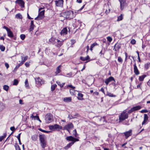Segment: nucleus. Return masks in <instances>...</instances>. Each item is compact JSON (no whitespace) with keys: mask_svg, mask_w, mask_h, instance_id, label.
<instances>
[{"mask_svg":"<svg viewBox=\"0 0 150 150\" xmlns=\"http://www.w3.org/2000/svg\"><path fill=\"white\" fill-rule=\"evenodd\" d=\"M43 9V8H41L39 10V14L38 16L35 18V20H40L42 19L44 17L45 10H41Z\"/></svg>","mask_w":150,"mask_h":150,"instance_id":"1","label":"nucleus"},{"mask_svg":"<svg viewBox=\"0 0 150 150\" xmlns=\"http://www.w3.org/2000/svg\"><path fill=\"white\" fill-rule=\"evenodd\" d=\"M128 114L125 111H124L119 116V122H122L128 118Z\"/></svg>","mask_w":150,"mask_h":150,"instance_id":"2","label":"nucleus"},{"mask_svg":"<svg viewBox=\"0 0 150 150\" xmlns=\"http://www.w3.org/2000/svg\"><path fill=\"white\" fill-rule=\"evenodd\" d=\"M41 145L43 148H44L46 145V142L45 140V136L44 135H40L39 136Z\"/></svg>","mask_w":150,"mask_h":150,"instance_id":"3","label":"nucleus"},{"mask_svg":"<svg viewBox=\"0 0 150 150\" xmlns=\"http://www.w3.org/2000/svg\"><path fill=\"white\" fill-rule=\"evenodd\" d=\"M49 127L50 129L53 131H55V130L59 131L62 128V126L57 124L54 125L49 126Z\"/></svg>","mask_w":150,"mask_h":150,"instance_id":"4","label":"nucleus"},{"mask_svg":"<svg viewBox=\"0 0 150 150\" xmlns=\"http://www.w3.org/2000/svg\"><path fill=\"white\" fill-rule=\"evenodd\" d=\"M45 121L47 123H50L53 120V116L50 113L47 114L45 117Z\"/></svg>","mask_w":150,"mask_h":150,"instance_id":"5","label":"nucleus"},{"mask_svg":"<svg viewBox=\"0 0 150 150\" xmlns=\"http://www.w3.org/2000/svg\"><path fill=\"white\" fill-rule=\"evenodd\" d=\"M65 15H66L65 18L69 19H71L74 17V12L72 11H69L64 13Z\"/></svg>","mask_w":150,"mask_h":150,"instance_id":"6","label":"nucleus"},{"mask_svg":"<svg viewBox=\"0 0 150 150\" xmlns=\"http://www.w3.org/2000/svg\"><path fill=\"white\" fill-rule=\"evenodd\" d=\"M120 3V7L121 10L124 9L127 6L126 0H119Z\"/></svg>","mask_w":150,"mask_h":150,"instance_id":"7","label":"nucleus"},{"mask_svg":"<svg viewBox=\"0 0 150 150\" xmlns=\"http://www.w3.org/2000/svg\"><path fill=\"white\" fill-rule=\"evenodd\" d=\"M74 127V126L72 123H70L68 124V125H65L63 129V130H67L70 133V130L69 129L72 128Z\"/></svg>","mask_w":150,"mask_h":150,"instance_id":"8","label":"nucleus"},{"mask_svg":"<svg viewBox=\"0 0 150 150\" xmlns=\"http://www.w3.org/2000/svg\"><path fill=\"white\" fill-rule=\"evenodd\" d=\"M66 139L67 141H71L72 142H74V143L75 142L78 141H79L78 139L75 138L72 136L68 137H67Z\"/></svg>","mask_w":150,"mask_h":150,"instance_id":"9","label":"nucleus"},{"mask_svg":"<svg viewBox=\"0 0 150 150\" xmlns=\"http://www.w3.org/2000/svg\"><path fill=\"white\" fill-rule=\"evenodd\" d=\"M121 44L120 43H117L114 46L113 50L115 51H119V50L121 48Z\"/></svg>","mask_w":150,"mask_h":150,"instance_id":"10","label":"nucleus"},{"mask_svg":"<svg viewBox=\"0 0 150 150\" xmlns=\"http://www.w3.org/2000/svg\"><path fill=\"white\" fill-rule=\"evenodd\" d=\"M64 1L63 0H58L55 1L56 5L57 6H63Z\"/></svg>","mask_w":150,"mask_h":150,"instance_id":"11","label":"nucleus"},{"mask_svg":"<svg viewBox=\"0 0 150 150\" xmlns=\"http://www.w3.org/2000/svg\"><path fill=\"white\" fill-rule=\"evenodd\" d=\"M124 134L126 137V138L127 139L128 137L132 135V130L130 129L128 131L124 132Z\"/></svg>","mask_w":150,"mask_h":150,"instance_id":"12","label":"nucleus"},{"mask_svg":"<svg viewBox=\"0 0 150 150\" xmlns=\"http://www.w3.org/2000/svg\"><path fill=\"white\" fill-rule=\"evenodd\" d=\"M112 81H115V80L114 78L112 76H110L106 79L105 82L107 85H108L109 83Z\"/></svg>","mask_w":150,"mask_h":150,"instance_id":"13","label":"nucleus"},{"mask_svg":"<svg viewBox=\"0 0 150 150\" xmlns=\"http://www.w3.org/2000/svg\"><path fill=\"white\" fill-rule=\"evenodd\" d=\"M57 41H56V44H55V46L57 47H60L62 45L64 40L60 41L57 39Z\"/></svg>","mask_w":150,"mask_h":150,"instance_id":"14","label":"nucleus"},{"mask_svg":"<svg viewBox=\"0 0 150 150\" xmlns=\"http://www.w3.org/2000/svg\"><path fill=\"white\" fill-rule=\"evenodd\" d=\"M134 72L136 75H138L139 74V72L136 63H135L134 65Z\"/></svg>","mask_w":150,"mask_h":150,"instance_id":"15","label":"nucleus"},{"mask_svg":"<svg viewBox=\"0 0 150 150\" xmlns=\"http://www.w3.org/2000/svg\"><path fill=\"white\" fill-rule=\"evenodd\" d=\"M22 61L21 62L19 63V66L22 65L25 62L28 58V57L25 56L24 57L21 56Z\"/></svg>","mask_w":150,"mask_h":150,"instance_id":"16","label":"nucleus"},{"mask_svg":"<svg viewBox=\"0 0 150 150\" xmlns=\"http://www.w3.org/2000/svg\"><path fill=\"white\" fill-rule=\"evenodd\" d=\"M67 32V30L66 28H64L61 31L60 34L62 35H64L66 34Z\"/></svg>","mask_w":150,"mask_h":150,"instance_id":"17","label":"nucleus"},{"mask_svg":"<svg viewBox=\"0 0 150 150\" xmlns=\"http://www.w3.org/2000/svg\"><path fill=\"white\" fill-rule=\"evenodd\" d=\"M57 41V39L54 38H52L49 40L50 42L53 44L55 45Z\"/></svg>","mask_w":150,"mask_h":150,"instance_id":"18","label":"nucleus"},{"mask_svg":"<svg viewBox=\"0 0 150 150\" xmlns=\"http://www.w3.org/2000/svg\"><path fill=\"white\" fill-rule=\"evenodd\" d=\"M79 24V28L81 30L83 29L85 26V25L84 23H82L80 21L78 20L77 22Z\"/></svg>","mask_w":150,"mask_h":150,"instance_id":"19","label":"nucleus"},{"mask_svg":"<svg viewBox=\"0 0 150 150\" xmlns=\"http://www.w3.org/2000/svg\"><path fill=\"white\" fill-rule=\"evenodd\" d=\"M61 66V65H59L56 68V71L55 72L56 75H57L58 74L60 73L61 71L60 69Z\"/></svg>","mask_w":150,"mask_h":150,"instance_id":"20","label":"nucleus"},{"mask_svg":"<svg viewBox=\"0 0 150 150\" xmlns=\"http://www.w3.org/2000/svg\"><path fill=\"white\" fill-rule=\"evenodd\" d=\"M7 35L8 37L10 38H13V36L12 32L9 29L7 31Z\"/></svg>","mask_w":150,"mask_h":150,"instance_id":"21","label":"nucleus"},{"mask_svg":"<svg viewBox=\"0 0 150 150\" xmlns=\"http://www.w3.org/2000/svg\"><path fill=\"white\" fill-rule=\"evenodd\" d=\"M36 83L37 84H41L42 83V80L40 78V77H38L35 79Z\"/></svg>","mask_w":150,"mask_h":150,"instance_id":"22","label":"nucleus"},{"mask_svg":"<svg viewBox=\"0 0 150 150\" xmlns=\"http://www.w3.org/2000/svg\"><path fill=\"white\" fill-rule=\"evenodd\" d=\"M74 143V142H72L68 144L66 146L64 147V148L65 149H67L69 148Z\"/></svg>","mask_w":150,"mask_h":150,"instance_id":"23","label":"nucleus"},{"mask_svg":"<svg viewBox=\"0 0 150 150\" xmlns=\"http://www.w3.org/2000/svg\"><path fill=\"white\" fill-rule=\"evenodd\" d=\"M34 27L35 25L33 23V21H31L30 25V31H32L33 30Z\"/></svg>","mask_w":150,"mask_h":150,"instance_id":"24","label":"nucleus"},{"mask_svg":"<svg viewBox=\"0 0 150 150\" xmlns=\"http://www.w3.org/2000/svg\"><path fill=\"white\" fill-rule=\"evenodd\" d=\"M63 100L65 102H70L71 101V97L64 98Z\"/></svg>","mask_w":150,"mask_h":150,"instance_id":"25","label":"nucleus"},{"mask_svg":"<svg viewBox=\"0 0 150 150\" xmlns=\"http://www.w3.org/2000/svg\"><path fill=\"white\" fill-rule=\"evenodd\" d=\"M80 59L83 61H85L87 60L90 59L89 56L88 55L87 57H80Z\"/></svg>","mask_w":150,"mask_h":150,"instance_id":"26","label":"nucleus"},{"mask_svg":"<svg viewBox=\"0 0 150 150\" xmlns=\"http://www.w3.org/2000/svg\"><path fill=\"white\" fill-rule=\"evenodd\" d=\"M141 108V106L139 105L134 107L132 108L133 112L136 110H139Z\"/></svg>","mask_w":150,"mask_h":150,"instance_id":"27","label":"nucleus"},{"mask_svg":"<svg viewBox=\"0 0 150 150\" xmlns=\"http://www.w3.org/2000/svg\"><path fill=\"white\" fill-rule=\"evenodd\" d=\"M98 45L96 42H95L92 44L90 48V50L91 51H92L93 48L95 46H97Z\"/></svg>","mask_w":150,"mask_h":150,"instance_id":"28","label":"nucleus"},{"mask_svg":"<svg viewBox=\"0 0 150 150\" xmlns=\"http://www.w3.org/2000/svg\"><path fill=\"white\" fill-rule=\"evenodd\" d=\"M24 4L25 2L23 0H19V5H20L21 8H24Z\"/></svg>","mask_w":150,"mask_h":150,"instance_id":"29","label":"nucleus"},{"mask_svg":"<svg viewBox=\"0 0 150 150\" xmlns=\"http://www.w3.org/2000/svg\"><path fill=\"white\" fill-rule=\"evenodd\" d=\"M25 86L26 88L29 89L30 88V86L29 85V83L28 79H26L25 82Z\"/></svg>","mask_w":150,"mask_h":150,"instance_id":"30","label":"nucleus"},{"mask_svg":"<svg viewBox=\"0 0 150 150\" xmlns=\"http://www.w3.org/2000/svg\"><path fill=\"white\" fill-rule=\"evenodd\" d=\"M146 76V75H143L140 76H139V80L140 81H142Z\"/></svg>","mask_w":150,"mask_h":150,"instance_id":"31","label":"nucleus"},{"mask_svg":"<svg viewBox=\"0 0 150 150\" xmlns=\"http://www.w3.org/2000/svg\"><path fill=\"white\" fill-rule=\"evenodd\" d=\"M78 99L79 100H82L83 99V98H82L83 97V95L81 93H78Z\"/></svg>","mask_w":150,"mask_h":150,"instance_id":"32","label":"nucleus"},{"mask_svg":"<svg viewBox=\"0 0 150 150\" xmlns=\"http://www.w3.org/2000/svg\"><path fill=\"white\" fill-rule=\"evenodd\" d=\"M123 15L121 14L120 16H119L117 17V21H119L122 20L123 18Z\"/></svg>","mask_w":150,"mask_h":150,"instance_id":"33","label":"nucleus"},{"mask_svg":"<svg viewBox=\"0 0 150 150\" xmlns=\"http://www.w3.org/2000/svg\"><path fill=\"white\" fill-rule=\"evenodd\" d=\"M98 119L100 122H101V120H103V122H106V121L105 120V117H99L98 118Z\"/></svg>","mask_w":150,"mask_h":150,"instance_id":"34","label":"nucleus"},{"mask_svg":"<svg viewBox=\"0 0 150 150\" xmlns=\"http://www.w3.org/2000/svg\"><path fill=\"white\" fill-rule=\"evenodd\" d=\"M107 95L108 96H109L110 97H116V96L115 95H113L112 94L108 92H107Z\"/></svg>","mask_w":150,"mask_h":150,"instance_id":"35","label":"nucleus"},{"mask_svg":"<svg viewBox=\"0 0 150 150\" xmlns=\"http://www.w3.org/2000/svg\"><path fill=\"white\" fill-rule=\"evenodd\" d=\"M37 136L36 135H34L32 136L31 137V139L33 141H35L37 140Z\"/></svg>","mask_w":150,"mask_h":150,"instance_id":"36","label":"nucleus"},{"mask_svg":"<svg viewBox=\"0 0 150 150\" xmlns=\"http://www.w3.org/2000/svg\"><path fill=\"white\" fill-rule=\"evenodd\" d=\"M57 86V85L56 84H54L52 85L51 86V91H52L54 90L56 87Z\"/></svg>","mask_w":150,"mask_h":150,"instance_id":"37","label":"nucleus"},{"mask_svg":"<svg viewBox=\"0 0 150 150\" xmlns=\"http://www.w3.org/2000/svg\"><path fill=\"white\" fill-rule=\"evenodd\" d=\"M6 133H4L3 136L0 137V142L2 141L3 139L6 137Z\"/></svg>","mask_w":150,"mask_h":150,"instance_id":"38","label":"nucleus"},{"mask_svg":"<svg viewBox=\"0 0 150 150\" xmlns=\"http://www.w3.org/2000/svg\"><path fill=\"white\" fill-rule=\"evenodd\" d=\"M73 135L76 137H78V134H77L76 131V129H74L73 131Z\"/></svg>","mask_w":150,"mask_h":150,"instance_id":"39","label":"nucleus"},{"mask_svg":"<svg viewBox=\"0 0 150 150\" xmlns=\"http://www.w3.org/2000/svg\"><path fill=\"white\" fill-rule=\"evenodd\" d=\"M3 88L6 91H8L9 89V86L6 85H5L3 86Z\"/></svg>","mask_w":150,"mask_h":150,"instance_id":"40","label":"nucleus"},{"mask_svg":"<svg viewBox=\"0 0 150 150\" xmlns=\"http://www.w3.org/2000/svg\"><path fill=\"white\" fill-rule=\"evenodd\" d=\"M5 108V106L2 104H0V112L1 111Z\"/></svg>","mask_w":150,"mask_h":150,"instance_id":"41","label":"nucleus"},{"mask_svg":"<svg viewBox=\"0 0 150 150\" xmlns=\"http://www.w3.org/2000/svg\"><path fill=\"white\" fill-rule=\"evenodd\" d=\"M20 37L22 40H23L25 38V35L24 34H22L20 35Z\"/></svg>","mask_w":150,"mask_h":150,"instance_id":"42","label":"nucleus"},{"mask_svg":"<svg viewBox=\"0 0 150 150\" xmlns=\"http://www.w3.org/2000/svg\"><path fill=\"white\" fill-rule=\"evenodd\" d=\"M150 66V63H147L145 64L144 67L146 69H148L149 67Z\"/></svg>","mask_w":150,"mask_h":150,"instance_id":"43","label":"nucleus"},{"mask_svg":"<svg viewBox=\"0 0 150 150\" xmlns=\"http://www.w3.org/2000/svg\"><path fill=\"white\" fill-rule=\"evenodd\" d=\"M0 49L2 51H4L5 50V47L3 45H0Z\"/></svg>","mask_w":150,"mask_h":150,"instance_id":"44","label":"nucleus"},{"mask_svg":"<svg viewBox=\"0 0 150 150\" xmlns=\"http://www.w3.org/2000/svg\"><path fill=\"white\" fill-rule=\"evenodd\" d=\"M18 83V80L15 79L13 81V85H17Z\"/></svg>","mask_w":150,"mask_h":150,"instance_id":"45","label":"nucleus"},{"mask_svg":"<svg viewBox=\"0 0 150 150\" xmlns=\"http://www.w3.org/2000/svg\"><path fill=\"white\" fill-rule=\"evenodd\" d=\"M107 40L110 42H111L112 40V38L110 37V36H108V37H107Z\"/></svg>","mask_w":150,"mask_h":150,"instance_id":"46","label":"nucleus"},{"mask_svg":"<svg viewBox=\"0 0 150 150\" xmlns=\"http://www.w3.org/2000/svg\"><path fill=\"white\" fill-rule=\"evenodd\" d=\"M148 117L147 115L146 114H144V120H146V121H148Z\"/></svg>","mask_w":150,"mask_h":150,"instance_id":"47","label":"nucleus"},{"mask_svg":"<svg viewBox=\"0 0 150 150\" xmlns=\"http://www.w3.org/2000/svg\"><path fill=\"white\" fill-rule=\"evenodd\" d=\"M14 146L16 150H19V145L17 143H15Z\"/></svg>","mask_w":150,"mask_h":150,"instance_id":"48","label":"nucleus"},{"mask_svg":"<svg viewBox=\"0 0 150 150\" xmlns=\"http://www.w3.org/2000/svg\"><path fill=\"white\" fill-rule=\"evenodd\" d=\"M136 42V41L134 39H132L130 43L132 45H134L135 44Z\"/></svg>","mask_w":150,"mask_h":150,"instance_id":"49","label":"nucleus"},{"mask_svg":"<svg viewBox=\"0 0 150 150\" xmlns=\"http://www.w3.org/2000/svg\"><path fill=\"white\" fill-rule=\"evenodd\" d=\"M71 44L72 45L76 42V40L74 39H72L71 40Z\"/></svg>","mask_w":150,"mask_h":150,"instance_id":"50","label":"nucleus"},{"mask_svg":"<svg viewBox=\"0 0 150 150\" xmlns=\"http://www.w3.org/2000/svg\"><path fill=\"white\" fill-rule=\"evenodd\" d=\"M57 83L58 84V85H59L60 86V87L61 88L64 85V83L61 84L60 82H57Z\"/></svg>","mask_w":150,"mask_h":150,"instance_id":"51","label":"nucleus"},{"mask_svg":"<svg viewBox=\"0 0 150 150\" xmlns=\"http://www.w3.org/2000/svg\"><path fill=\"white\" fill-rule=\"evenodd\" d=\"M118 61L120 62H122V59L120 57H118Z\"/></svg>","mask_w":150,"mask_h":150,"instance_id":"52","label":"nucleus"},{"mask_svg":"<svg viewBox=\"0 0 150 150\" xmlns=\"http://www.w3.org/2000/svg\"><path fill=\"white\" fill-rule=\"evenodd\" d=\"M40 130L42 131L43 132H45V133H48L51 132L50 131H46L45 130H42L41 129H40Z\"/></svg>","mask_w":150,"mask_h":150,"instance_id":"53","label":"nucleus"},{"mask_svg":"<svg viewBox=\"0 0 150 150\" xmlns=\"http://www.w3.org/2000/svg\"><path fill=\"white\" fill-rule=\"evenodd\" d=\"M148 112V110H143L140 111V112L141 113H146Z\"/></svg>","mask_w":150,"mask_h":150,"instance_id":"54","label":"nucleus"},{"mask_svg":"<svg viewBox=\"0 0 150 150\" xmlns=\"http://www.w3.org/2000/svg\"><path fill=\"white\" fill-rule=\"evenodd\" d=\"M39 117L38 116H34L33 114H32L31 116V117L32 118H34V119H36L37 120V117Z\"/></svg>","mask_w":150,"mask_h":150,"instance_id":"55","label":"nucleus"},{"mask_svg":"<svg viewBox=\"0 0 150 150\" xmlns=\"http://www.w3.org/2000/svg\"><path fill=\"white\" fill-rule=\"evenodd\" d=\"M25 64L26 67H28L30 65L29 62H26Z\"/></svg>","mask_w":150,"mask_h":150,"instance_id":"56","label":"nucleus"},{"mask_svg":"<svg viewBox=\"0 0 150 150\" xmlns=\"http://www.w3.org/2000/svg\"><path fill=\"white\" fill-rule=\"evenodd\" d=\"M70 93L72 95H73L74 93V90L73 89L70 90Z\"/></svg>","mask_w":150,"mask_h":150,"instance_id":"57","label":"nucleus"},{"mask_svg":"<svg viewBox=\"0 0 150 150\" xmlns=\"http://www.w3.org/2000/svg\"><path fill=\"white\" fill-rule=\"evenodd\" d=\"M10 129L13 132L15 131V129L14 127H11L10 128Z\"/></svg>","mask_w":150,"mask_h":150,"instance_id":"58","label":"nucleus"},{"mask_svg":"<svg viewBox=\"0 0 150 150\" xmlns=\"http://www.w3.org/2000/svg\"><path fill=\"white\" fill-rule=\"evenodd\" d=\"M5 66L6 67L7 69H8L9 67V65L7 63H6L5 64Z\"/></svg>","mask_w":150,"mask_h":150,"instance_id":"59","label":"nucleus"},{"mask_svg":"<svg viewBox=\"0 0 150 150\" xmlns=\"http://www.w3.org/2000/svg\"><path fill=\"white\" fill-rule=\"evenodd\" d=\"M105 52H103L102 50H101V51L100 52L99 54H100V56H101L102 55H104Z\"/></svg>","mask_w":150,"mask_h":150,"instance_id":"60","label":"nucleus"},{"mask_svg":"<svg viewBox=\"0 0 150 150\" xmlns=\"http://www.w3.org/2000/svg\"><path fill=\"white\" fill-rule=\"evenodd\" d=\"M68 117L70 119H72L74 118L71 115H69Z\"/></svg>","mask_w":150,"mask_h":150,"instance_id":"61","label":"nucleus"},{"mask_svg":"<svg viewBox=\"0 0 150 150\" xmlns=\"http://www.w3.org/2000/svg\"><path fill=\"white\" fill-rule=\"evenodd\" d=\"M133 112V111L132 108H131V109L130 110H129L128 111V113H130Z\"/></svg>","mask_w":150,"mask_h":150,"instance_id":"62","label":"nucleus"},{"mask_svg":"<svg viewBox=\"0 0 150 150\" xmlns=\"http://www.w3.org/2000/svg\"><path fill=\"white\" fill-rule=\"evenodd\" d=\"M3 28L6 29L7 31L10 29L9 28H8L5 26L3 27Z\"/></svg>","mask_w":150,"mask_h":150,"instance_id":"63","label":"nucleus"},{"mask_svg":"<svg viewBox=\"0 0 150 150\" xmlns=\"http://www.w3.org/2000/svg\"><path fill=\"white\" fill-rule=\"evenodd\" d=\"M110 11V9H109L108 10H106V11H105V13L106 14H108L109 12Z\"/></svg>","mask_w":150,"mask_h":150,"instance_id":"64","label":"nucleus"}]
</instances>
